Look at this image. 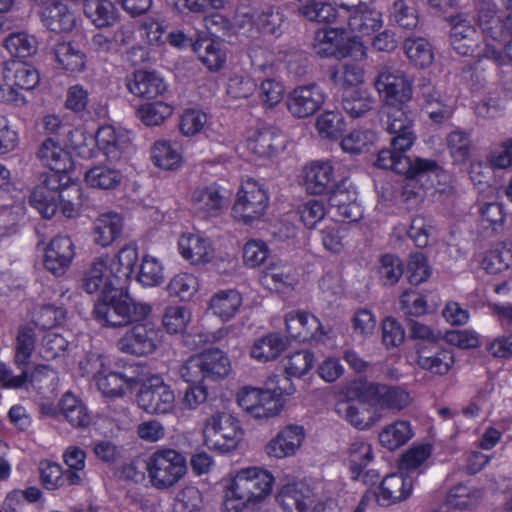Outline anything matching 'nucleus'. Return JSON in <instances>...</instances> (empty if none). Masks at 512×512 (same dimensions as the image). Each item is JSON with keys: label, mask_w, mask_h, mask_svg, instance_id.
Wrapping results in <instances>:
<instances>
[{"label": "nucleus", "mask_w": 512, "mask_h": 512, "mask_svg": "<svg viewBox=\"0 0 512 512\" xmlns=\"http://www.w3.org/2000/svg\"><path fill=\"white\" fill-rule=\"evenodd\" d=\"M380 120L385 131L392 135V149L384 148L379 151L375 162L378 168L389 169L410 178L422 174L436 177L444 174V169L435 160L416 158L412 161L405 155L416 140L409 103L383 105Z\"/></svg>", "instance_id": "nucleus-1"}, {"label": "nucleus", "mask_w": 512, "mask_h": 512, "mask_svg": "<svg viewBox=\"0 0 512 512\" xmlns=\"http://www.w3.org/2000/svg\"><path fill=\"white\" fill-rule=\"evenodd\" d=\"M274 477L259 467H248L237 472L227 492L225 508L229 512H243L264 500L272 491Z\"/></svg>", "instance_id": "nucleus-2"}, {"label": "nucleus", "mask_w": 512, "mask_h": 512, "mask_svg": "<svg viewBox=\"0 0 512 512\" xmlns=\"http://www.w3.org/2000/svg\"><path fill=\"white\" fill-rule=\"evenodd\" d=\"M150 311L148 304L135 302L119 286L103 294L94 307L95 318L110 327L141 321Z\"/></svg>", "instance_id": "nucleus-3"}, {"label": "nucleus", "mask_w": 512, "mask_h": 512, "mask_svg": "<svg viewBox=\"0 0 512 512\" xmlns=\"http://www.w3.org/2000/svg\"><path fill=\"white\" fill-rule=\"evenodd\" d=\"M231 371L227 354L217 348L189 357L179 369L180 377L187 383L219 381Z\"/></svg>", "instance_id": "nucleus-4"}, {"label": "nucleus", "mask_w": 512, "mask_h": 512, "mask_svg": "<svg viewBox=\"0 0 512 512\" xmlns=\"http://www.w3.org/2000/svg\"><path fill=\"white\" fill-rule=\"evenodd\" d=\"M187 471L185 457L174 449H159L147 461V472L152 486L167 489L175 485Z\"/></svg>", "instance_id": "nucleus-5"}, {"label": "nucleus", "mask_w": 512, "mask_h": 512, "mask_svg": "<svg viewBox=\"0 0 512 512\" xmlns=\"http://www.w3.org/2000/svg\"><path fill=\"white\" fill-rule=\"evenodd\" d=\"M203 434L210 449L227 453L237 447L243 431L237 418L228 413H218L207 419Z\"/></svg>", "instance_id": "nucleus-6"}, {"label": "nucleus", "mask_w": 512, "mask_h": 512, "mask_svg": "<svg viewBox=\"0 0 512 512\" xmlns=\"http://www.w3.org/2000/svg\"><path fill=\"white\" fill-rule=\"evenodd\" d=\"M373 86L383 105L409 103L413 97V84L407 75L392 66L378 67Z\"/></svg>", "instance_id": "nucleus-7"}, {"label": "nucleus", "mask_w": 512, "mask_h": 512, "mask_svg": "<svg viewBox=\"0 0 512 512\" xmlns=\"http://www.w3.org/2000/svg\"><path fill=\"white\" fill-rule=\"evenodd\" d=\"M268 202L266 190L255 180L248 179L237 192L232 216L245 224H252L264 216Z\"/></svg>", "instance_id": "nucleus-8"}, {"label": "nucleus", "mask_w": 512, "mask_h": 512, "mask_svg": "<svg viewBox=\"0 0 512 512\" xmlns=\"http://www.w3.org/2000/svg\"><path fill=\"white\" fill-rule=\"evenodd\" d=\"M136 400L138 406L149 414H168L175 407L173 390L158 376H153L143 383Z\"/></svg>", "instance_id": "nucleus-9"}, {"label": "nucleus", "mask_w": 512, "mask_h": 512, "mask_svg": "<svg viewBox=\"0 0 512 512\" xmlns=\"http://www.w3.org/2000/svg\"><path fill=\"white\" fill-rule=\"evenodd\" d=\"M159 342V330L151 322L137 323L127 329L117 340L122 353L142 357L153 353Z\"/></svg>", "instance_id": "nucleus-10"}, {"label": "nucleus", "mask_w": 512, "mask_h": 512, "mask_svg": "<svg viewBox=\"0 0 512 512\" xmlns=\"http://www.w3.org/2000/svg\"><path fill=\"white\" fill-rule=\"evenodd\" d=\"M325 100L323 88L316 83H309L299 85L289 92L285 104L294 118L305 119L318 112Z\"/></svg>", "instance_id": "nucleus-11"}, {"label": "nucleus", "mask_w": 512, "mask_h": 512, "mask_svg": "<svg viewBox=\"0 0 512 512\" xmlns=\"http://www.w3.org/2000/svg\"><path fill=\"white\" fill-rule=\"evenodd\" d=\"M343 19L351 32L369 35L382 27V14L365 2H340Z\"/></svg>", "instance_id": "nucleus-12"}, {"label": "nucleus", "mask_w": 512, "mask_h": 512, "mask_svg": "<svg viewBox=\"0 0 512 512\" xmlns=\"http://www.w3.org/2000/svg\"><path fill=\"white\" fill-rule=\"evenodd\" d=\"M190 205L194 213L202 218L220 216L229 206L224 190L213 183L197 187L191 195Z\"/></svg>", "instance_id": "nucleus-13"}, {"label": "nucleus", "mask_w": 512, "mask_h": 512, "mask_svg": "<svg viewBox=\"0 0 512 512\" xmlns=\"http://www.w3.org/2000/svg\"><path fill=\"white\" fill-rule=\"evenodd\" d=\"M67 173L51 171L42 184L33 191L30 202L44 218L49 219L55 215L58 209L56 201L57 192L65 186L62 180L66 178Z\"/></svg>", "instance_id": "nucleus-14"}, {"label": "nucleus", "mask_w": 512, "mask_h": 512, "mask_svg": "<svg viewBox=\"0 0 512 512\" xmlns=\"http://www.w3.org/2000/svg\"><path fill=\"white\" fill-rule=\"evenodd\" d=\"M287 333L301 342L319 341L326 334L320 320L305 311H291L285 316Z\"/></svg>", "instance_id": "nucleus-15"}, {"label": "nucleus", "mask_w": 512, "mask_h": 512, "mask_svg": "<svg viewBox=\"0 0 512 512\" xmlns=\"http://www.w3.org/2000/svg\"><path fill=\"white\" fill-rule=\"evenodd\" d=\"M128 91L136 97L151 100L165 93L167 85L155 71L136 70L125 78Z\"/></svg>", "instance_id": "nucleus-16"}, {"label": "nucleus", "mask_w": 512, "mask_h": 512, "mask_svg": "<svg viewBox=\"0 0 512 512\" xmlns=\"http://www.w3.org/2000/svg\"><path fill=\"white\" fill-rule=\"evenodd\" d=\"M74 244L69 236L57 235L46 248L44 266L54 275H63L74 258Z\"/></svg>", "instance_id": "nucleus-17"}, {"label": "nucleus", "mask_w": 512, "mask_h": 512, "mask_svg": "<svg viewBox=\"0 0 512 512\" xmlns=\"http://www.w3.org/2000/svg\"><path fill=\"white\" fill-rule=\"evenodd\" d=\"M301 177L308 193L321 195L333 187L334 169L328 161H312L303 167Z\"/></svg>", "instance_id": "nucleus-18"}, {"label": "nucleus", "mask_w": 512, "mask_h": 512, "mask_svg": "<svg viewBox=\"0 0 512 512\" xmlns=\"http://www.w3.org/2000/svg\"><path fill=\"white\" fill-rule=\"evenodd\" d=\"M413 488L411 477L404 476L403 472L387 475L380 483L375 493L377 502L382 506H390L407 499Z\"/></svg>", "instance_id": "nucleus-19"}, {"label": "nucleus", "mask_w": 512, "mask_h": 512, "mask_svg": "<svg viewBox=\"0 0 512 512\" xmlns=\"http://www.w3.org/2000/svg\"><path fill=\"white\" fill-rule=\"evenodd\" d=\"M247 146L260 157H273L285 149L286 137L280 129L267 126L256 131L248 139Z\"/></svg>", "instance_id": "nucleus-20"}, {"label": "nucleus", "mask_w": 512, "mask_h": 512, "mask_svg": "<svg viewBox=\"0 0 512 512\" xmlns=\"http://www.w3.org/2000/svg\"><path fill=\"white\" fill-rule=\"evenodd\" d=\"M304 436V429L301 426H287L267 443L265 452L277 459L292 456L302 445Z\"/></svg>", "instance_id": "nucleus-21"}, {"label": "nucleus", "mask_w": 512, "mask_h": 512, "mask_svg": "<svg viewBox=\"0 0 512 512\" xmlns=\"http://www.w3.org/2000/svg\"><path fill=\"white\" fill-rule=\"evenodd\" d=\"M81 287L88 294L100 291L101 296L117 287L115 279L108 270V262L103 256L96 258L84 271Z\"/></svg>", "instance_id": "nucleus-22"}, {"label": "nucleus", "mask_w": 512, "mask_h": 512, "mask_svg": "<svg viewBox=\"0 0 512 512\" xmlns=\"http://www.w3.org/2000/svg\"><path fill=\"white\" fill-rule=\"evenodd\" d=\"M312 47L321 57L341 59L349 55L343 33L334 28L317 30Z\"/></svg>", "instance_id": "nucleus-23"}, {"label": "nucleus", "mask_w": 512, "mask_h": 512, "mask_svg": "<svg viewBox=\"0 0 512 512\" xmlns=\"http://www.w3.org/2000/svg\"><path fill=\"white\" fill-rule=\"evenodd\" d=\"M224 42L217 38L199 36L194 40L193 50L199 60L210 70L218 71L226 62Z\"/></svg>", "instance_id": "nucleus-24"}, {"label": "nucleus", "mask_w": 512, "mask_h": 512, "mask_svg": "<svg viewBox=\"0 0 512 512\" xmlns=\"http://www.w3.org/2000/svg\"><path fill=\"white\" fill-rule=\"evenodd\" d=\"M277 502L287 512H309L312 504L311 490L304 483H289L280 490Z\"/></svg>", "instance_id": "nucleus-25"}, {"label": "nucleus", "mask_w": 512, "mask_h": 512, "mask_svg": "<svg viewBox=\"0 0 512 512\" xmlns=\"http://www.w3.org/2000/svg\"><path fill=\"white\" fill-rule=\"evenodd\" d=\"M38 15L42 24L53 32H69L75 26L73 12L61 0H56L48 8L38 10Z\"/></svg>", "instance_id": "nucleus-26"}, {"label": "nucleus", "mask_w": 512, "mask_h": 512, "mask_svg": "<svg viewBox=\"0 0 512 512\" xmlns=\"http://www.w3.org/2000/svg\"><path fill=\"white\" fill-rule=\"evenodd\" d=\"M178 247L182 257L192 264L207 263L213 258L211 242L199 234L182 235Z\"/></svg>", "instance_id": "nucleus-27"}, {"label": "nucleus", "mask_w": 512, "mask_h": 512, "mask_svg": "<svg viewBox=\"0 0 512 512\" xmlns=\"http://www.w3.org/2000/svg\"><path fill=\"white\" fill-rule=\"evenodd\" d=\"M275 380L276 386L274 387V393L269 397V399L260 402L252 409L249 414L253 417L258 419H267L277 416L281 411V405L278 398L282 395H292L295 392L296 388L290 382L289 377L285 376L280 378L279 376H274L271 381L274 382Z\"/></svg>", "instance_id": "nucleus-28"}, {"label": "nucleus", "mask_w": 512, "mask_h": 512, "mask_svg": "<svg viewBox=\"0 0 512 512\" xmlns=\"http://www.w3.org/2000/svg\"><path fill=\"white\" fill-rule=\"evenodd\" d=\"M9 70L13 71V84L7 88L8 96L6 100L12 102L23 101L24 98L16 89L28 91L34 89L40 81L39 73L34 67L22 62H13L12 68Z\"/></svg>", "instance_id": "nucleus-29"}, {"label": "nucleus", "mask_w": 512, "mask_h": 512, "mask_svg": "<svg viewBox=\"0 0 512 512\" xmlns=\"http://www.w3.org/2000/svg\"><path fill=\"white\" fill-rule=\"evenodd\" d=\"M98 389L105 396L121 397L138 384L136 375L120 371L104 372L97 376Z\"/></svg>", "instance_id": "nucleus-30"}, {"label": "nucleus", "mask_w": 512, "mask_h": 512, "mask_svg": "<svg viewBox=\"0 0 512 512\" xmlns=\"http://www.w3.org/2000/svg\"><path fill=\"white\" fill-rule=\"evenodd\" d=\"M289 346L287 337L279 333H269L256 340L250 350V356L261 363L276 360Z\"/></svg>", "instance_id": "nucleus-31"}, {"label": "nucleus", "mask_w": 512, "mask_h": 512, "mask_svg": "<svg viewBox=\"0 0 512 512\" xmlns=\"http://www.w3.org/2000/svg\"><path fill=\"white\" fill-rule=\"evenodd\" d=\"M37 155L51 171L69 172L73 168V161L69 152L51 138L42 143Z\"/></svg>", "instance_id": "nucleus-32"}, {"label": "nucleus", "mask_w": 512, "mask_h": 512, "mask_svg": "<svg viewBox=\"0 0 512 512\" xmlns=\"http://www.w3.org/2000/svg\"><path fill=\"white\" fill-rule=\"evenodd\" d=\"M342 108L353 118H359L374 107L376 100L366 89L345 88L342 93Z\"/></svg>", "instance_id": "nucleus-33"}, {"label": "nucleus", "mask_w": 512, "mask_h": 512, "mask_svg": "<svg viewBox=\"0 0 512 512\" xmlns=\"http://www.w3.org/2000/svg\"><path fill=\"white\" fill-rule=\"evenodd\" d=\"M123 219L117 213H106L100 215L94 221V241L102 247L112 244L121 234Z\"/></svg>", "instance_id": "nucleus-34"}, {"label": "nucleus", "mask_w": 512, "mask_h": 512, "mask_svg": "<svg viewBox=\"0 0 512 512\" xmlns=\"http://www.w3.org/2000/svg\"><path fill=\"white\" fill-rule=\"evenodd\" d=\"M60 414L75 428H86L91 417L83 402L72 393L66 392L59 401Z\"/></svg>", "instance_id": "nucleus-35"}, {"label": "nucleus", "mask_w": 512, "mask_h": 512, "mask_svg": "<svg viewBox=\"0 0 512 512\" xmlns=\"http://www.w3.org/2000/svg\"><path fill=\"white\" fill-rule=\"evenodd\" d=\"M337 411L345 420L359 430L369 429L378 421L375 412L359 402L346 401L340 403Z\"/></svg>", "instance_id": "nucleus-36"}, {"label": "nucleus", "mask_w": 512, "mask_h": 512, "mask_svg": "<svg viewBox=\"0 0 512 512\" xmlns=\"http://www.w3.org/2000/svg\"><path fill=\"white\" fill-rule=\"evenodd\" d=\"M477 23L483 33L494 40L504 38L503 20L497 16L495 5L491 1L482 0L477 5Z\"/></svg>", "instance_id": "nucleus-37"}, {"label": "nucleus", "mask_w": 512, "mask_h": 512, "mask_svg": "<svg viewBox=\"0 0 512 512\" xmlns=\"http://www.w3.org/2000/svg\"><path fill=\"white\" fill-rule=\"evenodd\" d=\"M475 29L462 17L450 19V46L460 55H467L474 43Z\"/></svg>", "instance_id": "nucleus-38"}, {"label": "nucleus", "mask_w": 512, "mask_h": 512, "mask_svg": "<svg viewBox=\"0 0 512 512\" xmlns=\"http://www.w3.org/2000/svg\"><path fill=\"white\" fill-rule=\"evenodd\" d=\"M84 13L97 28L112 26L118 18L117 9L110 0H85Z\"/></svg>", "instance_id": "nucleus-39"}, {"label": "nucleus", "mask_w": 512, "mask_h": 512, "mask_svg": "<svg viewBox=\"0 0 512 512\" xmlns=\"http://www.w3.org/2000/svg\"><path fill=\"white\" fill-rule=\"evenodd\" d=\"M242 304V297L236 290H222L210 300L209 307L223 321L233 318Z\"/></svg>", "instance_id": "nucleus-40"}, {"label": "nucleus", "mask_w": 512, "mask_h": 512, "mask_svg": "<svg viewBox=\"0 0 512 512\" xmlns=\"http://www.w3.org/2000/svg\"><path fill=\"white\" fill-rule=\"evenodd\" d=\"M58 65L67 71L78 72L85 66V54L70 42H58L53 48Z\"/></svg>", "instance_id": "nucleus-41"}, {"label": "nucleus", "mask_w": 512, "mask_h": 512, "mask_svg": "<svg viewBox=\"0 0 512 512\" xmlns=\"http://www.w3.org/2000/svg\"><path fill=\"white\" fill-rule=\"evenodd\" d=\"M86 452L78 446H69L63 453V461L67 466V479L75 486H82L86 480Z\"/></svg>", "instance_id": "nucleus-42"}, {"label": "nucleus", "mask_w": 512, "mask_h": 512, "mask_svg": "<svg viewBox=\"0 0 512 512\" xmlns=\"http://www.w3.org/2000/svg\"><path fill=\"white\" fill-rule=\"evenodd\" d=\"M250 22L264 35H279L283 15L279 9L266 7L261 11L253 12L250 16Z\"/></svg>", "instance_id": "nucleus-43"}, {"label": "nucleus", "mask_w": 512, "mask_h": 512, "mask_svg": "<svg viewBox=\"0 0 512 512\" xmlns=\"http://www.w3.org/2000/svg\"><path fill=\"white\" fill-rule=\"evenodd\" d=\"M412 437V430L408 422L397 421L387 425L379 433L381 445L390 451L396 450L404 445Z\"/></svg>", "instance_id": "nucleus-44"}, {"label": "nucleus", "mask_w": 512, "mask_h": 512, "mask_svg": "<svg viewBox=\"0 0 512 512\" xmlns=\"http://www.w3.org/2000/svg\"><path fill=\"white\" fill-rule=\"evenodd\" d=\"M35 350V331L29 326L19 328L16 343L14 362L18 369H27L30 358Z\"/></svg>", "instance_id": "nucleus-45"}, {"label": "nucleus", "mask_w": 512, "mask_h": 512, "mask_svg": "<svg viewBox=\"0 0 512 512\" xmlns=\"http://www.w3.org/2000/svg\"><path fill=\"white\" fill-rule=\"evenodd\" d=\"M39 470L41 483L47 490H56L75 486L67 479V473L62 466L56 462L48 460L41 461Z\"/></svg>", "instance_id": "nucleus-46"}, {"label": "nucleus", "mask_w": 512, "mask_h": 512, "mask_svg": "<svg viewBox=\"0 0 512 512\" xmlns=\"http://www.w3.org/2000/svg\"><path fill=\"white\" fill-rule=\"evenodd\" d=\"M121 178L118 170L103 165L95 166L85 173V181L89 186L103 190L116 188Z\"/></svg>", "instance_id": "nucleus-47"}, {"label": "nucleus", "mask_w": 512, "mask_h": 512, "mask_svg": "<svg viewBox=\"0 0 512 512\" xmlns=\"http://www.w3.org/2000/svg\"><path fill=\"white\" fill-rule=\"evenodd\" d=\"M404 272V265L401 259L394 254H384L379 258L377 275L384 286L395 285Z\"/></svg>", "instance_id": "nucleus-48"}, {"label": "nucleus", "mask_w": 512, "mask_h": 512, "mask_svg": "<svg viewBox=\"0 0 512 512\" xmlns=\"http://www.w3.org/2000/svg\"><path fill=\"white\" fill-rule=\"evenodd\" d=\"M5 47L12 56L27 58L37 52L38 41L33 35L26 32H18L9 35L5 39Z\"/></svg>", "instance_id": "nucleus-49"}, {"label": "nucleus", "mask_w": 512, "mask_h": 512, "mask_svg": "<svg viewBox=\"0 0 512 512\" xmlns=\"http://www.w3.org/2000/svg\"><path fill=\"white\" fill-rule=\"evenodd\" d=\"M407 57L418 67L429 66L433 61L430 43L424 38H408L404 42Z\"/></svg>", "instance_id": "nucleus-50"}, {"label": "nucleus", "mask_w": 512, "mask_h": 512, "mask_svg": "<svg viewBox=\"0 0 512 512\" xmlns=\"http://www.w3.org/2000/svg\"><path fill=\"white\" fill-rule=\"evenodd\" d=\"M329 77L335 85L356 87L364 80L363 70L354 64H340L329 69Z\"/></svg>", "instance_id": "nucleus-51"}, {"label": "nucleus", "mask_w": 512, "mask_h": 512, "mask_svg": "<svg viewBox=\"0 0 512 512\" xmlns=\"http://www.w3.org/2000/svg\"><path fill=\"white\" fill-rule=\"evenodd\" d=\"M373 459V451L370 444L363 441H355L348 449V464L354 478L359 477L362 471Z\"/></svg>", "instance_id": "nucleus-52"}, {"label": "nucleus", "mask_w": 512, "mask_h": 512, "mask_svg": "<svg viewBox=\"0 0 512 512\" xmlns=\"http://www.w3.org/2000/svg\"><path fill=\"white\" fill-rule=\"evenodd\" d=\"M28 383L38 391H53L59 383V375L48 365H37L31 373L27 371Z\"/></svg>", "instance_id": "nucleus-53"}, {"label": "nucleus", "mask_w": 512, "mask_h": 512, "mask_svg": "<svg viewBox=\"0 0 512 512\" xmlns=\"http://www.w3.org/2000/svg\"><path fill=\"white\" fill-rule=\"evenodd\" d=\"M300 12L310 21L333 23L338 17L343 18L342 11L336 9L325 0H320L318 3L301 6Z\"/></svg>", "instance_id": "nucleus-54"}, {"label": "nucleus", "mask_w": 512, "mask_h": 512, "mask_svg": "<svg viewBox=\"0 0 512 512\" xmlns=\"http://www.w3.org/2000/svg\"><path fill=\"white\" fill-rule=\"evenodd\" d=\"M137 280L147 287L160 285L164 280L162 264L155 257L149 255L143 257Z\"/></svg>", "instance_id": "nucleus-55"}, {"label": "nucleus", "mask_w": 512, "mask_h": 512, "mask_svg": "<svg viewBox=\"0 0 512 512\" xmlns=\"http://www.w3.org/2000/svg\"><path fill=\"white\" fill-rule=\"evenodd\" d=\"M411 402L410 394L401 386L383 385L379 406L384 409L400 411Z\"/></svg>", "instance_id": "nucleus-56"}, {"label": "nucleus", "mask_w": 512, "mask_h": 512, "mask_svg": "<svg viewBox=\"0 0 512 512\" xmlns=\"http://www.w3.org/2000/svg\"><path fill=\"white\" fill-rule=\"evenodd\" d=\"M173 108L167 103L158 101L141 105L137 110L138 118L147 126L160 125L172 115Z\"/></svg>", "instance_id": "nucleus-57"}, {"label": "nucleus", "mask_w": 512, "mask_h": 512, "mask_svg": "<svg viewBox=\"0 0 512 512\" xmlns=\"http://www.w3.org/2000/svg\"><path fill=\"white\" fill-rule=\"evenodd\" d=\"M391 16L395 23L404 29L411 30L418 24L414 0H396L393 3Z\"/></svg>", "instance_id": "nucleus-58"}, {"label": "nucleus", "mask_w": 512, "mask_h": 512, "mask_svg": "<svg viewBox=\"0 0 512 512\" xmlns=\"http://www.w3.org/2000/svg\"><path fill=\"white\" fill-rule=\"evenodd\" d=\"M197 287V279L192 274L180 273L169 281L167 291L172 297L189 300L197 291Z\"/></svg>", "instance_id": "nucleus-59"}, {"label": "nucleus", "mask_w": 512, "mask_h": 512, "mask_svg": "<svg viewBox=\"0 0 512 512\" xmlns=\"http://www.w3.org/2000/svg\"><path fill=\"white\" fill-rule=\"evenodd\" d=\"M345 123L340 113L335 111H325L318 116L316 128L322 137L334 139L341 136L344 131Z\"/></svg>", "instance_id": "nucleus-60"}, {"label": "nucleus", "mask_w": 512, "mask_h": 512, "mask_svg": "<svg viewBox=\"0 0 512 512\" xmlns=\"http://www.w3.org/2000/svg\"><path fill=\"white\" fill-rule=\"evenodd\" d=\"M203 496L198 488L190 486L182 489L173 505V512H202Z\"/></svg>", "instance_id": "nucleus-61"}, {"label": "nucleus", "mask_w": 512, "mask_h": 512, "mask_svg": "<svg viewBox=\"0 0 512 512\" xmlns=\"http://www.w3.org/2000/svg\"><path fill=\"white\" fill-rule=\"evenodd\" d=\"M314 365V355L308 350L297 351L285 359L284 369L288 376L300 378Z\"/></svg>", "instance_id": "nucleus-62"}, {"label": "nucleus", "mask_w": 512, "mask_h": 512, "mask_svg": "<svg viewBox=\"0 0 512 512\" xmlns=\"http://www.w3.org/2000/svg\"><path fill=\"white\" fill-rule=\"evenodd\" d=\"M154 164L160 168L171 170L177 168L181 161V155L169 142L159 141L152 149Z\"/></svg>", "instance_id": "nucleus-63"}, {"label": "nucleus", "mask_w": 512, "mask_h": 512, "mask_svg": "<svg viewBox=\"0 0 512 512\" xmlns=\"http://www.w3.org/2000/svg\"><path fill=\"white\" fill-rule=\"evenodd\" d=\"M256 89V82L250 76L243 74H233L226 85V92L233 99H247L255 93Z\"/></svg>", "instance_id": "nucleus-64"}]
</instances>
